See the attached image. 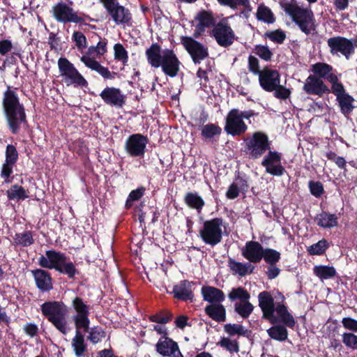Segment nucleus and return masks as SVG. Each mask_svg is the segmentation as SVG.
<instances>
[{
    "label": "nucleus",
    "instance_id": "c9c22d12",
    "mask_svg": "<svg viewBox=\"0 0 357 357\" xmlns=\"http://www.w3.org/2000/svg\"><path fill=\"white\" fill-rule=\"evenodd\" d=\"M81 331L83 333H88L86 340L93 344L100 342L106 336V331L100 326L90 327V321H89L87 328H81Z\"/></svg>",
    "mask_w": 357,
    "mask_h": 357
},
{
    "label": "nucleus",
    "instance_id": "6ab92c4d",
    "mask_svg": "<svg viewBox=\"0 0 357 357\" xmlns=\"http://www.w3.org/2000/svg\"><path fill=\"white\" fill-rule=\"evenodd\" d=\"M72 307L76 312L73 316L75 327L87 328L89 321H90L89 310L90 307L83 301L81 297L75 296L72 301Z\"/></svg>",
    "mask_w": 357,
    "mask_h": 357
},
{
    "label": "nucleus",
    "instance_id": "ddd939ff",
    "mask_svg": "<svg viewBox=\"0 0 357 357\" xmlns=\"http://www.w3.org/2000/svg\"><path fill=\"white\" fill-rule=\"evenodd\" d=\"M94 55L96 56V49L95 46L92 45L88 48L86 54L80 57V61L86 67L97 72L104 79H114V76L113 75H116V73H111L107 67L102 66L93 56Z\"/></svg>",
    "mask_w": 357,
    "mask_h": 357
},
{
    "label": "nucleus",
    "instance_id": "0eeeda50",
    "mask_svg": "<svg viewBox=\"0 0 357 357\" xmlns=\"http://www.w3.org/2000/svg\"><path fill=\"white\" fill-rule=\"evenodd\" d=\"M223 219L215 218L204 222L202 228L199 230V236L203 242L214 247L222 240Z\"/></svg>",
    "mask_w": 357,
    "mask_h": 357
},
{
    "label": "nucleus",
    "instance_id": "49530a36",
    "mask_svg": "<svg viewBox=\"0 0 357 357\" xmlns=\"http://www.w3.org/2000/svg\"><path fill=\"white\" fill-rule=\"evenodd\" d=\"M146 188L144 186H140L135 190H132L126 201L125 208L130 209L133 206V202L139 201L145 194Z\"/></svg>",
    "mask_w": 357,
    "mask_h": 357
},
{
    "label": "nucleus",
    "instance_id": "f8f14e48",
    "mask_svg": "<svg viewBox=\"0 0 357 357\" xmlns=\"http://www.w3.org/2000/svg\"><path fill=\"white\" fill-rule=\"evenodd\" d=\"M210 35L222 47L231 46L235 40V33L227 22L220 21L211 30Z\"/></svg>",
    "mask_w": 357,
    "mask_h": 357
},
{
    "label": "nucleus",
    "instance_id": "0e129e2a",
    "mask_svg": "<svg viewBox=\"0 0 357 357\" xmlns=\"http://www.w3.org/2000/svg\"><path fill=\"white\" fill-rule=\"evenodd\" d=\"M273 91H275L274 96L275 98L282 100L288 98L291 94L290 90L287 89L285 86L280 85V83Z\"/></svg>",
    "mask_w": 357,
    "mask_h": 357
},
{
    "label": "nucleus",
    "instance_id": "de8ad7c7",
    "mask_svg": "<svg viewBox=\"0 0 357 357\" xmlns=\"http://www.w3.org/2000/svg\"><path fill=\"white\" fill-rule=\"evenodd\" d=\"M202 136L206 139H211L214 136H218L222 132V128L213 123H208L204 126L201 129Z\"/></svg>",
    "mask_w": 357,
    "mask_h": 357
},
{
    "label": "nucleus",
    "instance_id": "7ed1b4c3",
    "mask_svg": "<svg viewBox=\"0 0 357 357\" xmlns=\"http://www.w3.org/2000/svg\"><path fill=\"white\" fill-rule=\"evenodd\" d=\"M258 301L262 312V318L268 320L271 324H275L278 318L286 323L290 321L291 314L289 312L288 307L283 303H278L275 305L270 291L260 292L258 295Z\"/></svg>",
    "mask_w": 357,
    "mask_h": 357
},
{
    "label": "nucleus",
    "instance_id": "c03bdc74",
    "mask_svg": "<svg viewBox=\"0 0 357 357\" xmlns=\"http://www.w3.org/2000/svg\"><path fill=\"white\" fill-rule=\"evenodd\" d=\"M254 310L253 305L248 301L236 303L234 304V310L242 318L247 319L252 313Z\"/></svg>",
    "mask_w": 357,
    "mask_h": 357
},
{
    "label": "nucleus",
    "instance_id": "a19ab883",
    "mask_svg": "<svg viewBox=\"0 0 357 357\" xmlns=\"http://www.w3.org/2000/svg\"><path fill=\"white\" fill-rule=\"evenodd\" d=\"M329 247L330 243L326 238H322L309 246L307 251L310 255H323Z\"/></svg>",
    "mask_w": 357,
    "mask_h": 357
},
{
    "label": "nucleus",
    "instance_id": "7c9ffc66",
    "mask_svg": "<svg viewBox=\"0 0 357 357\" xmlns=\"http://www.w3.org/2000/svg\"><path fill=\"white\" fill-rule=\"evenodd\" d=\"M71 347L76 357H82L87 351V344L81 328L75 327V334L72 338Z\"/></svg>",
    "mask_w": 357,
    "mask_h": 357
},
{
    "label": "nucleus",
    "instance_id": "4d7b16f0",
    "mask_svg": "<svg viewBox=\"0 0 357 357\" xmlns=\"http://www.w3.org/2000/svg\"><path fill=\"white\" fill-rule=\"evenodd\" d=\"M265 36L269 38L271 41L278 44L283 43L286 38V34L284 31L281 29L267 31L265 33Z\"/></svg>",
    "mask_w": 357,
    "mask_h": 357
},
{
    "label": "nucleus",
    "instance_id": "423d86ee",
    "mask_svg": "<svg viewBox=\"0 0 357 357\" xmlns=\"http://www.w3.org/2000/svg\"><path fill=\"white\" fill-rule=\"evenodd\" d=\"M281 6L302 32L309 35L316 30V20L310 9L304 8L292 3H284Z\"/></svg>",
    "mask_w": 357,
    "mask_h": 357
},
{
    "label": "nucleus",
    "instance_id": "338daca9",
    "mask_svg": "<svg viewBox=\"0 0 357 357\" xmlns=\"http://www.w3.org/2000/svg\"><path fill=\"white\" fill-rule=\"evenodd\" d=\"M240 189L236 182L232 183L226 192V197L229 199H234L239 196Z\"/></svg>",
    "mask_w": 357,
    "mask_h": 357
},
{
    "label": "nucleus",
    "instance_id": "603ef678",
    "mask_svg": "<svg viewBox=\"0 0 357 357\" xmlns=\"http://www.w3.org/2000/svg\"><path fill=\"white\" fill-rule=\"evenodd\" d=\"M114 59L121 61L123 65H126L128 61V54L127 50L121 43H116L114 45Z\"/></svg>",
    "mask_w": 357,
    "mask_h": 357
},
{
    "label": "nucleus",
    "instance_id": "9d476101",
    "mask_svg": "<svg viewBox=\"0 0 357 357\" xmlns=\"http://www.w3.org/2000/svg\"><path fill=\"white\" fill-rule=\"evenodd\" d=\"M52 13L54 18L60 23L83 24L84 18L77 15L73 8L63 1H60L52 6Z\"/></svg>",
    "mask_w": 357,
    "mask_h": 357
},
{
    "label": "nucleus",
    "instance_id": "c756f323",
    "mask_svg": "<svg viewBox=\"0 0 357 357\" xmlns=\"http://www.w3.org/2000/svg\"><path fill=\"white\" fill-rule=\"evenodd\" d=\"M203 300L208 302L210 304L220 303L225 301V295L224 292L214 287L203 286L201 289Z\"/></svg>",
    "mask_w": 357,
    "mask_h": 357
},
{
    "label": "nucleus",
    "instance_id": "bf43d9fd",
    "mask_svg": "<svg viewBox=\"0 0 357 357\" xmlns=\"http://www.w3.org/2000/svg\"><path fill=\"white\" fill-rule=\"evenodd\" d=\"M225 331L229 335H239L245 336L246 331L242 325L236 324H227L224 326Z\"/></svg>",
    "mask_w": 357,
    "mask_h": 357
},
{
    "label": "nucleus",
    "instance_id": "680f3d73",
    "mask_svg": "<svg viewBox=\"0 0 357 357\" xmlns=\"http://www.w3.org/2000/svg\"><path fill=\"white\" fill-rule=\"evenodd\" d=\"M72 39L75 42L76 47L79 50L82 51L87 47V40L86 36L80 31H74Z\"/></svg>",
    "mask_w": 357,
    "mask_h": 357
},
{
    "label": "nucleus",
    "instance_id": "e2e57ef3",
    "mask_svg": "<svg viewBox=\"0 0 357 357\" xmlns=\"http://www.w3.org/2000/svg\"><path fill=\"white\" fill-rule=\"evenodd\" d=\"M248 68L250 73L255 75H259L262 72L260 70L259 61L255 56L250 55L248 59Z\"/></svg>",
    "mask_w": 357,
    "mask_h": 357
},
{
    "label": "nucleus",
    "instance_id": "f257e3e1",
    "mask_svg": "<svg viewBox=\"0 0 357 357\" xmlns=\"http://www.w3.org/2000/svg\"><path fill=\"white\" fill-rule=\"evenodd\" d=\"M244 141V152L251 160L259 159L268 151L261 163L267 174L282 176L286 173L281 162L282 155L278 151H271V141L266 133L262 131L255 132Z\"/></svg>",
    "mask_w": 357,
    "mask_h": 357
},
{
    "label": "nucleus",
    "instance_id": "4be33fe9",
    "mask_svg": "<svg viewBox=\"0 0 357 357\" xmlns=\"http://www.w3.org/2000/svg\"><path fill=\"white\" fill-rule=\"evenodd\" d=\"M100 96L106 105L116 108H122L126 101V96L121 89L113 86L105 87Z\"/></svg>",
    "mask_w": 357,
    "mask_h": 357
},
{
    "label": "nucleus",
    "instance_id": "39448f33",
    "mask_svg": "<svg viewBox=\"0 0 357 357\" xmlns=\"http://www.w3.org/2000/svg\"><path fill=\"white\" fill-rule=\"evenodd\" d=\"M42 314L61 333L66 335L68 332L67 305L61 301H45L40 305Z\"/></svg>",
    "mask_w": 357,
    "mask_h": 357
},
{
    "label": "nucleus",
    "instance_id": "5701e85b",
    "mask_svg": "<svg viewBox=\"0 0 357 357\" xmlns=\"http://www.w3.org/2000/svg\"><path fill=\"white\" fill-rule=\"evenodd\" d=\"M260 86L267 92H273L280 83V75L277 70L265 67L259 75Z\"/></svg>",
    "mask_w": 357,
    "mask_h": 357
},
{
    "label": "nucleus",
    "instance_id": "69168bd1",
    "mask_svg": "<svg viewBox=\"0 0 357 357\" xmlns=\"http://www.w3.org/2000/svg\"><path fill=\"white\" fill-rule=\"evenodd\" d=\"M342 324L347 330L357 333V320L351 317H344L342 319Z\"/></svg>",
    "mask_w": 357,
    "mask_h": 357
},
{
    "label": "nucleus",
    "instance_id": "393cba45",
    "mask_svg": "<svg viewBox=\"0 0 357 357\" xmlns=\"http://www.w3.org/2000/svg\"><path fill=\"white\" fill-rule=\"evenodd\" d=\"M264 248L258 241H248L241 249L242 256L251 264H258L262 260Z\"/></svg>",
    "mask_w": 357,
    "mask_h": 357
},
{
    "label": "nucleus",
    "instance_id": "c85d7f7f",
    "mask_svg": "<svg viewBox=\"0 0 357 357\" xmlns=\"http://www.w3.org/2000/svg\"><path fill=\"white\" fill-rule=\"evenodd\" d=\"M145 55L149 64L153 68H158L161 66L163 59V51L162 47L157 43H152L146 50Z\"/></svg>",
    "mask_w": 357,
    "mask_h": 357
},
{
    "label": "nucleus",
    "instance_id": "052dcab7",
    "mask_svg": "<svg viewBox=\"0 0 357 357\" xmlns=\"http://www.w3.org/2000/svg\"><path fill=\"white\" fill-rule=\"evenodd\" d=\"M308 188L310 193L317 198L321 197L324 192V185L320 181H310Z\"/></svg>",
    "mask_w": 357,
    "mask_h": 357
},
{
    "label": "nucleus",
    "instance_id": "473e14b6",
    "mask_svg": "<svg viewBox=\"0 0 357 357\" xmlns=\"http://www.w3.org/2000/svg\"><path fill=\"white\" fill-rule=\"evenodd\" d=\"M314 222L319 227L331 229L338 225V216L335 213L322 211L315 216Z\"/></svg>",
    "mask_w": 357,
    "mask_h": 357
},
{
    "label": "nucleus",
    "instance_id": "b1692460",
    "mask_svg": "<svg viewBox=\"0 0 357 357\" xmlns=\"http://www.w3.org/2000/svg\"><path fill=\"white\" fill-rule=\"evenodd\" d=\"M333 70L331 65L324 62H317L310 68V71L313 73L312 76H317L321 79L327 80L332 87L340 82L337 75L333 73Z\"/></svg>",
    "mask_w": 357,
    "mask_h": 357
},
{
    "label": "nucleus",
    "instance_id": "20e7f679",
    "mask_svg": "<svg viewBox=\"0 0 357 357\" xmlns=\"http://www.w3.org/2000/svg\"><path fill=\"white\" fill-rule=\"evenodd\" d=\"M46 257L41 255L38 258V264L42 268L55 269L60 273L66 275L68 278L74 279L79 274V271L75 265L70 261H67L68 257L63 252L49 250L45 252Z\"/></svg>",
    "mask_w": 357,
    "mask_h": 357
},
{
    "label": "nucleus",
    "instance_id": "1a4fd4ad",
    "mask_svg": "<svg viewBox=\"0 0 357 357\" xmlns=\"http://www.w3.org/2000/svg\"><path fill=\"white\" fill-rule=\"evenodd\" d=\"M107 14L116 24L129 25L132 20L130 10L119 4L117 0H100Z\"/></svg>",
    "mask_w": 357,
    "mask_h": 357
},
{
    "label": "nucleus",
    "instance_id": "2eb2a0df",
    "mask_svg": "<svg viewBox=\"0 0 357 357\" xmlns=\"http://www.w3.org/2000/svg\"><path fill=\"white\" fill-rule=\"evenodd\" d=\"M331 93L336 97V101L338 103L340 112L344 116L349 115L355 108L354 102L355 99L349 95L342 82H340L335 86L332 87Z\"/></svg>",
    "mask_w": 357,
    "mask_h": 357
},
{
    "label": "nucleus",
    "instance_id": "4468645a",
    "mask_svg": "<svg viewBox=\"0 0 357 357\" xmlns=\"http://www.w3.org/2000/svg\"><path fill=\"white\" fill-rule=\"evenodd\" d=\"M148 143L146 136L140 133L132 134L127 138L124 148L130 156L143 158Z\"/></svg>",
    "mask_w": 357,
    "mask_h": 357
},
{
    "label": "nucleus",
    "instance_id": "cd10ccee",
    "mask_svg": "<svg viewBox=\"0 0 357 357\" xmlns=\"http://www.w3.org/2000/svg\"><path fill=\"white\" fill-rule=\"evenodd\" d=\"M192 284L194 282L184 280H181L178 284L174 285L172 291L174 298L182 301L192 302L195 296L192 290Z\"/></svg>",
    "mask_w": 357,
    "mask_h": 357
},
{
    "label": "nucleus",
    "instance_id": "a211bd4d",
    "mask_svg": "<svg viewBox=\"0 0 357 357\" xmlns=\"http://www.w3.org/2000/svg\"><path fill=\"white\" fill-rule=\"evenodd\" d=\"M332 85L329 88L323 79L317 76L310 75L304 82L303 91L309 96H317L319 98L331 93Z\"/></svg>",
    "mask_w": 357,
    "mask_h": 357
},
{
    "label": "nucleus",
    "instance_id": "9b49d317",
    "mask_svg": "<svg viewBox=\"0 0 357 357\" xmlns=\"http://www.w3.org/2000/svg\"><path fill=\"white\" fill-rule=\"evenodd\" d=\"M181 43L190 55L195 64L200 63L209 55L208 47L190 36H181Z\"/></svg>",
    "mask_w": 357,
    "mask_h": 357
},
{
    "label": "nucleus",
    "instance_id": "6e6552de",
    "mask_svg": "<svg viewBox=\"0 0 357 357\" xmlns=\"http://www.w3.org/2000/svg\"><path fill=\"white\" fill-rule=\"evenodd\" d=\"M58 67L60 75L63 77L67 85L73 84L75 86L82 88L88 86L86 79L68 59L65 57L59 58Z\"/></svg>",
    "mask_w": 357,
    "mask_h": 357
},
{
    "label": "nucleus",
    "instance_id": "79ce46f5",
    "mask_svg": "<svg viewBox=\"0 0 357 357\" xmlns=\"http://www.w3.org/2000/svg\"><path fill=\"white\" fill-rule=\"evenodd\" d=\"M256 17L258 20L268 24H273L275 21V18L271 10L264 5L259 6Z\"/></svg>",
    "mask_w": 357,
    "mask_h": 357
},
{
    "label": "nucleus",
    "instance_id": "13d9d810",
    "mask_svg": "<svg viewBox=\"0 0 357 357\" xmlns=\"http://www.w3.org/2000/svg\"><path fill=\"white\" fill-rule=\"evenodd\" d=\"M15 164L5 162L1 167V177L4 179L6 183H10L13 181L11 174L13 172Z\"/></svg>",
    "mask_w": 357,
    "mask_h": 357
},
{
    "label": "nucleus",
    "instance_id": "8fccbe9b",
    "mask_svg": "<svg viewBox=\"0 0 357 357\" xmlns=\"http://www.w3.org/2000/svg\"><path fill=\"white\" fill-rule=\"evenodd\" d=\"M172 314L168 311H160L158 313L149 316V319L151 322L165 324L172 319Z\"/></svg>",
    "mask_w": 357,
    "mask_h": 357
},
{
    "label": "nucleus",
    "instance_id": "412c9836",
    "mask_svg": "<svg viewBox=\"0 0 357 357\" xmlns=\"http://www.w3.org/2000/svg\"><path fill=\"white\" fill-rule=\"evenodd\" d=\"M163 59L161 62L162 72L165 75L174 77L180 70L181 61L173 50L165 49L163 51Z\"/></svg>",
    "mask_w": 357,
    "mask_h": 357
},
{
    "label": "nucleus",
    "instance_id": "a878e982",
    "mask_svg": "<svg viewBox=\"0 0 357 357\" xmlns=\"http://www.w3.org/2000/svg\"><path fill=\"white\" fill-rule=\"evenodd\" d=\"M156 351L162 356L183 357L178 343L168 337H161L156 345Z\"/></svg>",
    "mask_w": 357,
    "mask_h": 357
},
{
    "label": "nucleus",
    "instance_id": "ea45409f",
    "mask_svg": "<svg viewBox=\"0 0 357 357\" xmlns=\"http://www.w3.org/2000/svg\"><path fill=\"white\" fill-rule=\"evenodd\" d=\"M314 274L321 280L333 278L336 275V270L333 266L319 265L313 268Z\"/></svg>",
    "mask_w": 357,
    "mask_h": 357
},
{
    "label": "nucleus",
    "instance_id": "72a5a7b5",
    "mask_svg": "<svg viewBox=\"0 0 357 357\" xmlns=\"http://www.w3.org/2000/svg\"><path fill=\"white\" fill-rule=\"evenodd\" d=\"M228 266L234 274H238L241 277L251 274L255 270V266L250 261L241 263L232 258H229Z\"/></svg>",
    "mask_w": 357,
    "mask_h": 357
},
{
    "label": "nucleus",
    "instance_id": "2f4dec72",
    "mask_svg": "<svg viewBox=\"0 0 357 357\" xmlns=\"http://www.w3.org/2000/svg\"><path fill=\"white\" fill-rule=\"evenodd\" d=\"M204 312L211 319L218 323L226 321V308L221 303L207 305Z\"/></svg>",
    "mask_w": 357,
    "mask_h": 357
},
{
    "label": "nucleus",
    "instance_id": "864d4df0",
    "mask_svg": "<svg viewBox=\"0 0 357 357\" xmlns=\"http://www.w3.org/2000/svg\"><path fill=\"white\" fill-rule=\"evenodd\" d=\"M342 341L347 348L357 350V335L354 333H344L342 335Z\"/></svg>",
    "mask_w": 357,
    "mask_h": 357
},
{
    "label": "nucleus",
    "instance_id": "a18cd8bd",
    "mask_svg": "<svg viewBox=\"0 0 357 357\" xmlns=\"http://www.w3.org/2000/svg\"><path fill=\"white\" fill-rule=\"evenodd\" d=\"M262 255V259H264L268 265L277 264L281 259L280 252L270 248H264Z\"/></svg>",
    "mask_w": 357,
    "mask_h": 357
},
{
    "label": "nucleus",
    "instance_id": "6e6d98bb",
    "mask_svg": "<svg viewBox=\"0 0 357 357\" xmlns=\"http://www.w3.org/2000/svg\"><path fill=\"white\" fill-rule=\"evenodd\" d=\"M6 162L15 164L19 159V153L16 147L13 144H8L6 146Z\"/></svg>",
    "mask_w": 357,
    "mask_h": 357
},
{
    "label": "nucleus",
    "instance_id": "dca6fc26",
    "mask_svg": "<svg viewBox=\"0 0 357 357\" xmlns=\"http://www.w3.org/2000/svg\"><path fill=\"white\" fill-rule=\"evenodd\" d=\"M331 54L340 53L346 59L349 60L354 54L353 40L343 36L331 37L327 40Z\"/></svg>",
    "mask_w": 357,
    "mask_h": 357
},
{
    "label": "nucleus",
    "instance_id": "09e8293b",
    "mask_svg": "<svg viewBox=\"0 0 357 357\" xmlns=\"http://www.w3.org/2000/svg\"><path fill=\"white\" fill-rule=\"evenodd\" d=\"M229 298L231 301L239 299L240 302L248 301L250 298L249 292L243 287L234 288L229 292Z\"/></svg>",
    "mask_w": 357,
    "mask_h": 357
},
{
    "label": "nucleus",
    "instance_id": "aec40b11",
    "mask_svg": "<svg viewBox=\"0 0 357 357\" xmlns=\"http://www.w3.org/2000/svg\"><path fill=\"white\" fill-rule=\"evenodd\" d=\"M296 324V321L292 314L290 321L287 323L278 318L275 324H273V325L266 332L271 339L278 342H284L288 339L289 333L287 328L294 329Z\"/></svg>",
    "mask_w": 357,
    "mask_h": 357
},
{
    "label": "nucleus",
    "instance_id": "58836bf2",
    "mask_svg": "<svg viewBox=\"0 0 357 357\" xmlns=\"http://www.w3.org/2000/svg\"><path fill=\"white\" fill-rule=\"evenodd\" d=\"M34 232L31 230L24 231L23 232L16 233L13 236L12 244L14 246L29 247L32 245L35 240L33 238Z\"/></svg>",
    "mask_w": 357,
    "mask_h": 357
},
{
    "label": "nucleus",
    "instance_id": "f03ea898",
    "mask_svg": "<svg viewBox=\"0 0 357 357\" xmlns=\"http://www.w3.org/2000/svg\"><path fill=\"white\" fill-rule=\"evenodd\" d=\"M2 110L7 127L13 135L18 134L22 128L28 126L25 107L10 86L3 94Z\"/></svg>",
    "mask_w": 357,
    "mask_h": 357
},
{
    "label": "nucleus",
    "instance_id": "4c0bfd02",
    "mask_svg": "<svg viewBox=\"0 0 357 357\" xmlns=\"http://www.w3.org/2000/svg\"><path fill=\"white\" fill-rule=\"evenodd\" d=\"M195 20L198 22L197 25L204 29L214 27L217 24L214 15L211 10H200L195 17Z\"/></svg>",
    "mask_w": 357,
    "mask_h": 357
},
{
    "label": "nucleus",
    "instance_id": "774afa93",
    "mask_svg": "<svg viewBox=\"0 0 357 357\" xmlns=\"http://www.w3.org/2000/svg\"><path fill=\"white\" fill-rule=\"evenodd\" d=\"M23 329L24 333L31 337L36 336L39 331L38 326L33 323H26Z\"/></svg>",
    "mask_w": 357,
    "mask_h": 357
},
{
    "label": "nucleus",
    "instance_id": "e433bc0d",
    "mask_svg": "<svg viewBox=\"0 0 357 357\" xmlns=\"http://www.w3.org/2000/svg\"><path fill=\"white\" fill-rule=\"evenodd\" d=\"M183 201L189 208L195 209L198 213H200L205 206L204 199L197 192H186Z\"/></svg>",
    "mask_w": 357,
    "mask_h": 357
},
{
    "label": "nucleus",
    "instance_id": "f704fd0d",
    "mask_svg": "<svg viewBox=\"0 0 357 357\" xmlns=\"http://www.w3.org/2000/svg\"><path fill=\"white\" fill-rule=\"evenodd\" d=\"M218 1L220 5L228 6L233 10L242 6L243 9L241 10V15L246 19L250 17V13L252 10L250 0H218Z\"/></svg>",
    "mask_w": 357,
    "mask_h": 357
},
{
    "label": "nucleus",
    "instance_id": "3c124183",
    "mask_svg": "<svg viewBox=\"0 0 357 357\" xmlns=\"http://www.w3.org/2000/svg\"><path fill=\"white\" fill-rule=\"evenodd\" d=\"M218 345L225 349L230 353H238L239 351V344L238 342L236 340H232L228 337H224L221 338L218 342Z\"/></svg>",
    "mask_w": 357,
    "mask_h": 357
},
{
    "label": "nucleus",
    "instance_id": "37998d69",
    "mask_svg": "<svg viewBox=\"0 0 357 357\" xmlns=\"http://www.w3.org/2000/svg\"><path fill=\"white\" fill-rule=\"evenodd\" d=\"M6 195L9 200H24L29 197L26 190L23 187L17 184L12 185L6 191Z\"/></svg>",
    "mask_w": 357,
    "mask_h": 357
},
{
    "label": "nucleus",
    "instance_id": "bb28decb",
    "mask_svg": "<svg viewBox=\"0 0 357 357\" xmlns=\"http://www.w3.org/2000/svg\"><path fill=\"white\" fill-rule=\"evenodd\" d=\"M36 287L41 292H48L53 289L52 278L51 274L40 268L31 271Z\"/></svg>",
    "mask_w": 357,
    "mask_h": 357
},
{
    "label": "nucleus",
    "instance_id": "f3484780",
    "mask_svg": "<svg viewBox=\"0 0 357 357\" xmlns=\"http://www.w3.org/2000/svg\"><path fill=\"white\" fill-rule=\"evenodd\" d=\"M248 130V126L238 116V109H231L225 119V131L231 136H241Z\"/></svg>",
    "mask_w": 357,
    "mask_h": 357
},
{
    "label": "nucleus",
    "instance_id": "5fc2aeb1",
    "mask_svg": "<svg viewBox=\"0 0 357 357\" xmlns=\"http://www.w3.org/2000/svg\"><path fill=\"white\" fill-rule=\"evenodd\" d=\"M255 54L262 60L270 61L273 56V52L266 45H257L255 47Z\"/></svg>",
    "mask_w": 357,
    "mask_h": 357
}]
</instances>
